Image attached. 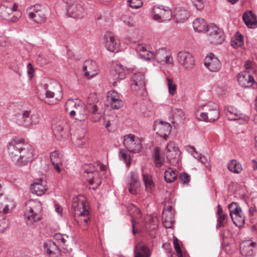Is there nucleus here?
<instances>
[{
    "mask_svg": "<svg viewBox=\"0 0 257 257\" xmlns=\"http://www.w3.org/2000/svg\"><path fill=\"white\" fill-rule=\"evenodd\" d=\"M8 149L12 161L17 166H26L34 160V148L24 141L10 145Z\"/></svg>",
    "mask_w": 257,
    "mask_h": 257,
    "instance_id": "obj_1",
    "label": "nucleus"
},
{
    "mask_svg": "<svg viewBox=\"0 0 257 257\" xmlns=\"http://www.w3.org/2000/svg\"><path fill=\"white\" fill-rule=\"evenodd\" d=\"M39 96L47 104H56L63 96L61 85L57 82L44 79L41 84Z\"/></svg>",
    "mask_w": 257,
    "mask_h": 257,
    "instance_id": "obj_2",
    "label": "nucleus"
},
{
    "mask_svg": "<svg viewBox=\"0 0 257 257\" xmlns=\"http://www.w3.org/2000/svg\"><path fill=\"white\" fill-rule=\"evenodd\" d=\"M72 207L75 211V220L78 227L82 230L87 229L90 215L85 197L83 195H79L73 198Z\"/></svg>",
    "mask_w": 257,
    "mask_h": 257,
    "instance_id": "obj_3",
    "label": "nucleus"
},
{
    "mask_svg": "<svg viewBox=\"0 0 257 257\" xmlns=\"http://www.w3.org/2000/svg\"><path fill=\"white\" fill-rule=\"evenodd\" d=\"M13 119L18 125L30 128L39 123L41 118L39 112L34 107H23L16 112Z\"/></svg>",
    "mask_w": 257,
    "mask_h": 257,
    "instance_id": "obj_4",
    "label": "nucleus"
},
{
    "mask_svg": "<svg viewBox=\"0 0 257 257\" xmlns=\"http://www.w3.org/2000/svg\"><path fill=\"white\" fill-rule=\"evenodd\" d=\"M43 216V207L40 201L30 200L26 203L24 219L28 226L35 228L37 222L40 221Z\"/></svg>",
    "mask_w": 257,
    "mask_h": 257,
    "instance_id": "obj_5",
    "label": "nucleus"
},
{
    "mask_svg": "<svg viewBox=\"0 0 257 257\" xmlns=\"http://www.w3.org/2000/svg\"><path fill=\"white\" fill-rule=\"evenodd\" d=\"M207 111L201 112L199 116H197V120L206 122H214L220 116V111L217 105L213 102L209 101L200 105L197 111Z\"/></svg>",
    "mask_w": 257,
    "mask_h": 257,
    "instance_id": "obj_6",
    "label": "nucleus"
},
{
    "mask_svg": "<svg viewBox=\"0 0 257 257\" xmlns=\"http://www.w3.org/2000/svg\"><path fill=\"white\" fill-rule=\"evenodd\" d=\"M97 101L96 95L95 94H91L88 97L86 104H84L82 101L78 99L75 100H69L67 103L72 105L76 112L77 110H79L81 108H86L88 111H91L92 114L97 115L96 117L93 118V120L97 121L101 117V114L98 112V107L96 104V102Z\"/></svg>",
    "mask_w": 257,
    "mask_h": 257,
    "instance_id": "obj_7",
    "label": "nucleus"
},
{
    "mask_svg": "<svg viewBox=\"0 0 257 257\" xmlns=\"http://www.w3.org/2000/svg\"><path fill=\"white\" fill-rule=\"evenodd\" d=\"M105 166L101 164H97L96 165L90 164L85 166V172L88 174V182L90 185H94L92 187L95 190L101 183V179L99 171L105 169Z\"/></svg>",
    "mask_w": 257,
    "mask_h": 257,
    "instance_id": "obj_8",
    "label": "nucleus"
},
{
    "mask_svg": "<svg viewBox=\"0 0 257 257\" xmlns=\"http://www.w3.org/2000/svg\"><path fill=\"white\" fill-rule=\"evenodd\" d=\"M153 19L159 23H166L172 18L171 9L163 6H155L151 11Z\"/></svg>",
    "mask_w": 257,
    "mask_h": 257,
    "instance_id": "obj_9",
    "label": "nucleus"
},
{
    "mask_svg": "<svg viewBox=\"0 0 257 257\" xmlns=\"http://www.w3.org/2000/svg\"><path fill=\"white\" fill-rule=\"evenodd\" d=\"M123 143L126 150L131 153H138L142 149V140L133 134L124 136Z\"/></svg>",
    "mask_w": 257,
    "mask_h": 257,
    "instance_id": "obj_10",
    "label": "nucleus"
},
{
    "mask_svg": "<svg viewBox=\"0 0 257 257\" xmlns=\"http://www.w3.org/2000/svg\"><path fill=\"white\" fill-rule=\"evenodd\" d=\"M53 132L58 140L62 141L67 138L70 134L69 123L64 120H60L52 124Z\"/></svg>",
    "mask_w": 257,
    "mask_h": 257,
    "instance_id": "obj_11",
    "label": "nucleus"
},
{
    "mask_svg": "<svg viewBox=\"0 0 257 257\" xmlns=\"http://www.w3.org/2000/svg\"><path fill=\"white\" fill-rule=\"evenodd\" d=\"M224 111L227 119L229 120L238 121L240 124L247 123L248 117L241 113L238 110L232 106H227L224 108Z\"/></svg>",
    "mask_w": 257,
    "mask_h": 257,
    "instance_id": "obj_12",
    "label": "nucleus"
},
{
    "mask_svg": "<svg viewBox=\"0 0 257 257\" xmlns=\"http://www.w3.org/2000/svg\"><path fill=\"white\" fill-rule=\"evenodd\" d=\"M67 12L69 17L76 19H83L87 15L83 6L76 1L67 4Z\"/></svg>",
    "mask_w": 257,
    "mask_h": 257,
    "instance_id": "obj_13",
    "label": "nucleus"
},
{
    "mask_svg": "<svg viewBox=\"0 0 257 257\" xmlns=\"http://www.w3.org/2000/svg\"><path fill=\"white\" fill-rule=\"evenodd\" d=\"M208 40L214 44H221L225 40L224 32L222 29L215 25H210L207 29Z\"/></svg>",
    "mask_w": 257,
    "mask_h": 257,
    "instance_id": "obj_14",
    "label": "nucleus"
},
{
    "mask_svg": "<svg viewBox=\"0 0 257 257\" xmlns=\"http://www.w3.org/2000/svg\"><path fill=\"white\" fill-rule=\"evenodd\" d=\"M12 10L11 6L8 4H2L0 5V17L10 23L17 22L21 17V13L11 16Z\"/></svg>",
    "mask_w": 257,
    "mask_h": 257,
    "instance_id": "obj_15",
    "label": "nucleus"
},
{
    "mask_svg": "<svg viewBox=\"0 0 257 257\" xmlns=\"http://www.w3.org/2000/svg\"><path fill=\"white\" fill-rule=\"evenodd\" d=\"M179 64L185 69L192 68L194 65V58L193 55L186 51H180L177 55Z\"/></svg>",
    "mask_w": 257,
    "mask_h": 257,
    "instance_id": "obj_16",
    "label": "nucleus"
},
{
    "mask_svg": "<svg viewBox=\"0 0 257 257\" xmlns=\"http://www.w3.org/2000/svg\"><path fill=\"white\" fill-rule=\"evenodd\" d=\"M105 47L111 52H117L119 50L120 41L110 33H107L104 37Z\"/></svg>",
    "mask_w": 257,
    "mask_h": 257,
    "instance_id": "obj_17",
    "label": "nucleus"
},
{
    "mask_svg": "<svg viewBox=\"0 0 257 257\" xmlns=\"http://www.w3.org/2000/svg\"><path fill=\"white\" fill-rule=\"evenodd\" d=\"M83 70L84 76L88 79H90L98 74V67L95 61L92 60H87L85 61Z\"/></svg>",
    "mask_w": 257,
    "mask_h": 257,
    "instance_id": "obj_18",
    "label": "nucleus"
},
{
    "mask_svg": "<svg viewBox=\"0 0 257 257\" xmlns=\"http://www.w3.org/2000/svg\"><path fill=\"white\" fill-rule=\"evenodd\" d=\"M171 128L170 124L167 122L160 120H156L155 122L154 130L157 131L158 135L165 140L167 139L168 136L170 134Z\"/></svg>",
    "mask_w": 257,
    "mask_h": 257,
    "instance_id": "obj_19",
    "label": "nucleus"
},
{
    "mask_svg": "<svg viewBox=\"0 0 257 257\" xmlns=\"http://www.w3.org/2000/svg\"><path fill=\"white\" fill-rule=\"evenodd\" d=\"M204 65L211 71L217 72L220 69L221 63L213 53L207 55L204 61Z\"/></svg>",
    "mask_w": 257,
    "mask_h": 257,
    "instance_id": "obj_20",
    "label": "nucleus"
},
{
    "mask_svg": "<svg viewBox=\"0 0 257 257\" xmlns=\"http://www.w3.org/2000/svg\"><path fill=\"white\" fill-rule=\"evenodd\" d=\"M140 187V182L138 174L135 171L131 172L130 176L127 178V187L128 192L132 195H136Z\"/></svg>",
    "mask_w": 257,
    "mask_h": 257,
    "instance_id": "obj_21",
    "label": "nucleus"
},
{
    "mask_svg": "<svg viewBox=\"0 0 257 257\" xmlns=\"http://www.w3.org/2000/svg\"><path fill=\"white\" fill-rule=\"evenodd\" d=\"M133 84H132V88L137 92V94H142L139 91H144L146 88L144 75L141 72L135 73L133 77Z\"/></svg>",
    "mask_w": 257,
    "mask_h": 257,
    "instance_id": "obj_22",
    "label": "nucleus"
},
{
    "mask_svg": "<svg viewBox=\"0 0 257 257\" xmlns=\"http://www.w3.org/2000/svg\"><path fill=\"white\" fill-rule=\"evenodd\" d=\"M107 99L111 107L113 109H119L123 105L121 96L115 91H108L107 94Z\"/></svg>",
    "mask_w": 257,
    "mask_h": 257,
    "instance_id": "obj_23",
    "label": "nucleus"
},
{
    "mask_svg": "<svg viewBox=\"0 0 257 257\" xmlns=\"http://www.w3.org/2000/svg\"><path fill=\"white\" fill-rule=\"evenodd\" d=\"M169 50L170 49L166 47H163L156 50L155 53L149 52L147 55H144L142 56L147 61L155 59L158 63H161L163 57H165Z\"/></svg>",
    "mask_w": 257,
    "mask_h": 257,
    "instance_id": "obj_24",
    "label": "nucleus"
},
{
    "mask_svg": "<svg viewBox=\"0 0 257 257\" xmlns=\"http://www.w3.org/2000/svg\"><path fill=\"white\" fill-rule=\"evenodd\" d=\"M41 7L39 5L35 6L34 11L28 13L29 19L37 23H44L46 20V17L43 11L40 9Z\"/></svg>",
    "mask_w": 257,
    "mask_h": 257,
    "instance_id": "obj_25",
    "label": "nucleus"
},
{
    "mask_svg": "<svg viewBox=\"0 0 257 257\" xmlns=\"http://www.w3.org/2000/svg\"><path fill=\"white\" fill-rule=\"evenodd\" d=\"M238 81L243 87H250L254 82L253 77L247 71H242L238 74Z\"/></svg>",
    "mask_w": 257,
    "mask_h": 257,
    "instance_id": "obj_26",
    "label": "nucleus"
},
{
    "mask_svg": "<svg viewBox=\"0 0 257 257\" xmlns=\"http://www.w3.org/2000/svg\"><path fill=\"white\" fill-rule=\"evenodd\" d=\"M45 252L50 257H60L61 252L56 244L51 240H47L44 244Z\"/></svg>",
    "mask_w": 257,
    "mask_h": 257,
    "instance_id": "obj_27",
    "label": "nucleus"
},
{
    "mask_svg": "<svg viewBox=\"0 0 257 257\" xmlns=\"http://www.w3.org/2000/svg\"><path fill=\"white\" fill-rule=\"evenodd\" d=\"M255 245L256 243L250 240L242 241L240 244L241 253L246 256H253Z\"/></svg>",
    "mask_w": 257,
    "mask_h": 257,
    "instance_id": "obj_28",
    "label": "nucleus"
},
{
    "mask_svg": "<svg viewBox=\"0 0 257 257\" xmlns=\"http://www.w3.org/2000/svg\"><path fill=\"white\" fill-rule=\"evenodd\" d=\"M16 204L13 199L0 196V213L7 214L10 212L15 207Z\"/></svg>",
    "mask_w": 257,
    "mask_h": 257,
    "instance_id": "obj_29",
    "label": "nucleus"
},
{
    "mask_svg": "<svg viewBox=\"0 0 257 257\" xmlns=\"http://www.w3.org/2000/svg\"><path fill=\"white\" fill-rule=\"evenodd\" d=\"M217 215V224L216 227L217 228L224 227L227 222L228 216L225 213L220 204L217 205V210L216 211Z\"/></svg>",
    "mask_w": 257,
    "mask_h": 257,
    "instance_id": "obj_30",
    "label": "nucleus"
},
{
    "mask_svg": "<svg viewBox=\"0 0 257 257\" xmlns=\"http://www.w3.org/2000/svg\"><path fill=\"white\" fill-rule=\"evenodd\" d=\"M111 74L113 79L116 81L124 79L125 73L122 65L120 64H115L111 71Z\"/></svg>",
    "mask_w": 257,
    "mask_h": 257,
    "instance_id": "obj_31",
    "label": "nucleus"
},
{
    "mask_svg": "<svg viewBox=\"0 0 257 257\" xmlns=\"http://www.w3.org/2000/svg\"><path fill=\"white\" fill-rule=\"evenodd\" d=\"M142 176L146 191L147 193H151L155 188V184L152 179V176L150 174L144 172L142 169Z\"/></svg>",
    "mask_w": 257,
    "mask_h": 257,
    "instance_id": "obj_32",
    "label": "nucleus"
},
{
    "mask_svg": "<svg viewBox=\"0 0 257 257\" xmlns=\"http://www.w3.org/2000/svg\"><path fill=\"white\" fill-rule=\"evenodd\" d=\"M135 257H151V250L147 246L139 243L135 246Z\"/></svg>",
    "mask_w": 257,
    "mask_h": 257,
    "instance_id": "obj_33",
    "label": "nucleus"
},
{
    "mask_svg": "<svg viewBox=\"0 0 257 257\" xmlns=\"http://www.w3.org/2000/svg\"><path fill=\"white\" fill-rule=\"evenodd\" d=\"M88 138L86 136V131L82 130L80 132L77 133V135L73 139L74 144L79 147L82 148L87 143Z\"/></svg>",
    "mask_w": 257,
    "mask_h": 257,
    "instance_id": "obj_34",
    "label": "nucleus"
},
{
    "mask_svg": "<svg viewBox=\"0 0 257 257\" xmlns=\"http://www.w3.org/2000/svg\"><path fill=\"white\" fill-rule=\"evenodd\" d=\"M31 190L32 193L38 196H41L45 193L47 188L44 183L41 180L31 185Z\"/></svg>",
    "mask_w": 257,
    "mask_h": 257,
    "instance_id": "obj_35",
    "label": "nucleus"
},
{
    "mask_svg": "<svg viewBox=\"0 0 257 257\" xmlns=\"http://www.w3.org/2000/svg\"><path fill=\"white\" fill-rule=\"evenodd\" d=\"M162 223L166 228H170L174 223V214L169 211H163Z\"/></svg>",
    "mask_w": 257,
    "mask_h": 257,
    "instance_id": "obj_36",
    "label": "nucleus"
},
{
    "mask_svg": "<svg viewBox=\"0 0 257 257\" xmlns=\"http://www.w3.org/2000/svg\"><path fill=\"white\" fill-rule=\"evenodd\" d=\"M193 26L194 30L198 32H206L208 28L205 20L200 18L196 19L194 21Z\"/></svg>",
    "mask_w": 257,
    "mask_h": 257,
    "instance_id": "obj_37",
    "label": "nucleus"
},
{
    "mask_svg": "<svg viewBox=\"0 0 257 257\" xmlns=\"http://www.w3.org/2000/svg\"><path fill=\"white\" fill-rule=\"evenodd\" d=\"M242 19L246 25L250 28L256 24L254 16L250 11L245 12L242 15Z\"/></svg>",
    "mask_w": 257,
    "mask_h": 257,
    "instance_id": "obj_38",
    "label": "nucleus"
},
{
    "mask_svg": "<svg viewBox=\"0 0 257 257\" xmlns=\"http://www.w3.org/2000/svg\"><path fill=\"white\" fill-rule=\"evenodd\" d=\"M177 175L176 169L169 168L164 172V179L167 183H171L177 178Z\"/></svg>",
    "mask_w": 257,
    "mask_h": 257,
    "instance_id": "obj_39",
    "label": "nucleus"
},
{
    "mask_svg": "<svg viewBox=\"0 0 257 257\" xmlns=\"http://www.w3.org/2000/svg\"><path fill=\"white\" fill-rule=\"evenodd\" d=\"M180 151L179 148L172 151L167 152V158L172 164L177 163L180 158Z\"/></svg>",
    "mask_w": 257,
    "mask_h": 257,
    "instance_id": "obj_40",
    "label": "nucleus"
},
{
    "mask_svg": "<svg viewBox=\"0 0 257 257\" xmlns=\"http://www.w3.org/2000/svg\"><path fill=\"white\" fill-rule=\"evenodd\" d=\"M227 167L231 172L238 174L242 170L241 164L236 160H231L227 164Z\"/></svg>",
    "mask_w": 257,
    "mask_h": 257,
    "instance_id": "obj_41",
    "label": "nucleus"
},
{
    "mask_svg": "<svg viewBox=\"0 0 257 257\" xmlns=\"http://www.w3.org/2000/svg\"><path fill=\"white\" fill-rule=\"evenodd\" d=\"M231 218L233 223L239 227L243 226L245 223V217L242 211H241V213H236Z\"/></svg>",
    "mask_w": 257,
    "mask_h": 257,
    "instance_id": "obj_42",
    "label": "nucleus"
},
{
    "mask_svg": "<svg viewBox=\"0 0 257 257\" xmlns=\"http://www.w3.org/2000/svg\"><path fill=\"white\" fill-rule=\"evenodd\" d=\"M129 209L134 211V214L132 218V223L133 227V233L135 235L136 233V231L135 229V221L134 217L139 218L141 217V210L135 205L131 204L128 207Z\"/></svg>",
    "mask_w": 257,
    "mask_h": 257,
    "instance_id": "obj_43",
    "label": "nucleus"
},
{
    "mask_svg": "<svg viewBox=\"0 0 257 257\" xmlns=\"http://www.w3.org/2000/svg\"><path fill=\"white\" fill-rule=\"evenodd\" d=\"M154 163L157 167H160L163 163L164 159L160 156V149L158 147L154 149L153 155Z\"/></svg>",
    "mask_w": 257,
    "mask_h": 257,
    "instance_id": "obj_44",
    "label": "nucleus"
},
{
    "mask_svg": "<svg viewBox=\"0 0 257 257\" xmlns=\"http://www.w3.org/2000/svg\"><path fill=\"white\" fill-rule=\"evenodd\" d=\"M175 17L177 21L182 22L188 18L189 13L186 10L180 8L176 10Z\"/></svg>",
    "mask_w": 257,
    "mask_h": 257,
    "instance_id": "obj_45",
    "label": "nucleus"
},
{
    "mask_svg": "<svg viewBox=\"0 0 257 257\" xmlns=\"http://www.w3.org/2000/svg\"><path fill=\"white\" fill-rule=\"evenodd\" d=\"M167 84L168 87V92L170 95L174 96L177 90V85L173 79L170 77H167Z\"/></svg>",
    "mask_w": 257,
    "mask_h": 257,
    "instance_id": "obj_46",
    "label": "nucleus"
},
{
    "mask_svg": "<svg viewBox=\"0 0 257 257\" xmlns=\"http://www.w3.org/2000/svg\"><path fill=\"white\" fill-rule=\"evenodd\" d=\"M88 112L92 113L91 111H88L86 108L77 110V113H78V117L76 118V119L80 121H85L88 117Z\"/></svg>",
    "mask_w": 257,
    "mask_h": 257,
    "instance_id": "obj_47",
    "label": "nucleus"
},
{
    "mask_svg": "<svg viewBox=\"0 0 257 257\" xmlns=\"http://www.w3.org/2000/svg\"><path fill=\"white\" fill-rule=\"evenodd\" d=\"M136 51L138 53L139 56L143 59L146 60V59L142 56L144 55H147L149 52H152L149 50V47H147L143 45H139L136 48Z\"/></svg>",
    "mask_w": 257,
    "mask_h": 257,
    "instance_id": "obj_48",
    "label": "nucleus"
},
{
    "mask_svg": "<svg viewBox=\"0 0 257 257\" xmlns=\"http://www.w3.org/2000/svg\"><path fill=\"white\" fill-rule=\"evenodd\" d=\"M50 159L52 164L63 162L62 155L58 151H55L51 153L50 155Z\"/></svg>",
    "mask_w": 257,
    "mask_h": 257,
    "instance_id": "obj_49",
    "label": "nucleus"
},
{
    "mask_svg": "<svg viewBox=\"0 0 257 257\" xmlns=\"http://www.w3.org/2000/svg\"><path fill=\"white\" fill-rule=\"evenodd\" d=\"M228 209L230 213V216L232 217L234 214L241 213V208L238 204L235 202H232L228 205Z\"/></svg>",
    "mask_w": 257,
    "mask_h": 257,
    "instance_id": "obj_50",
    "label": "nucleus"
},
{
    "mask_svg": "<svg viewBox=\"0 0 257 257\" xmlns=\"http://www.w3.org/2000/svg\"><path fill=\"white\" fill-rule=\"evenodd\" d=\"M9 226V220L4 215L0 214V233H3Z\"/></svg>",
    "mask_w": 257,
    "mask_h": 257,
    "instance_id": "obj_51",
    "label": "nucleus"
},
{
    "mask_svg": "<svg viewBox=\"0 0 257 257\" xmlns=\"http://www.w3.org/2000/svg\"><path fill=\"white\" fill-rule=\"evenodd\" d=\"M119 155L121 160L126 163V166L128 167L131 164V157L125 150H121L119 151Z\"/></svg>",
    "mask_w": 257,
    "mask_h": 257,
    "instance_id": "obj_52",
    "label": "nucleus"
},
{
    "mask_svg": "<svg viewBox=\"0 0 257 257\" xmlns=\"http://www.w3.org/2000/svg\"><path fill=\"white\" fill-rule=\"evenodd\" d=\"M243 45V36L239 34L231 41V45L234 48H238Z\"/></svg>",
    "mask_w": 257,
    "mask_h": 257,
    "instance_id": "obj_53",
    "label": "nucleus"
},
{
    "mask_svg": "<svg viewBox=\"0 0 257 257\" xmlns=\"http://www.w3.org/2000/svg\"><path fill=\"white\" fill-rule=\"evenodd\" d=\"M161 63H164L168 65H172L174 63V60L172 57V53L170 50L166 54L165 57H163V60Z\"/></svg>",
    "mask_w": 257,
    "mask_h": 257,
    "instance_id": "obj_54",
    "label": "nucleus"
},
{
    "mask_svg": "<svg viewBox=\"0 0 257 257\" xmlns=\"http://www.w3.org/2000/svg\"><path fill=\"white\" fill-rule=\"evenodd\" d=\"M128 6L133 9H138L143 6L142 0H128Z\"/></svg>",
    "mask_w": 257,
    "mask_h": 257,
    "instance_id": "obj_55",
    "label": "nucleus"
},
{
    "mask_svg": "<svg viewBox=\"0 0 257 257\" xmlns=\"http://www.w3.org/2000/svg\"><path fill=\"white\" fill-rule=\"evenodd\" d=\"M179 178L181 182L184 185H188L190 181V177L186 173H180Z\"/></svg>",
    "mask_w": 257,
    "mask_h": 257,
    "instance_id": "obj_56",
    "label": "nucleus"
},
{
    "mask_svg": "<svg viewBox=\"0 0 257 257\" xmlns=\"http://www.w3.org/2000/svg\"><path fill=\"white\" fill-rule=\"evenodd\" d=\"M173 243H174V248L176 251L177 256L178 257H182L183 254H182V250H181V249L180 247L179 244V240L177 238H175L174 239Z\"/></svg>",
    "mask_w": 257,
    "mask_h": 257,
    "instance_id": "obj_57",
    "label": "nucleus"
},
{
    "mask_svg": "<svg viewBox=\"0 0 257 257\" xmlns=\"http://www.w3.org/2000/svg\"><path fill=\"white\" fill-rule=\"evenodd\" d=\"M55 238L58 241L62 243L63 245H66V243L67 242V239L68 238V236L63 235L61 234H56Z\"/></svg>",
    "mask_w": 257,
    "mask_h": 257,
    "instance_id": "obj_58",
    "label": "nucleus"
},
{
    "mask_svg": "<svg viewBox=\"0 0 257 257\" xmlns=\"http://www.w3.org/2000/svg\"><path fill=\"white\" fill-rule=\"evenodd\" d=\"M194 6L198 10H200L203 7L204 0H191Z\"/></svg>",
    "mask_w": 257,
    "mask_h": 257,
    "instance_id": "obj_59",
    "label": "nucleus"
},
{
    "mask_svg": "<svg viewBox=\"0 0 257 257\" xmlns=\"http://www.w3.org/2000/svg\"><path fill=\"white\" fill-rule=\"evenodd\" d=\"M178 148H179L178 147L174 142H170L168 143L166 147L167 152L172 151Z\"/></svg>",
    "mask_w": 257,
    "mask_h": 257,
    "instance_id": "obj_60",
    "label": "nucleus"
},
{
    "mask_svg": "<svg viewBox=\"0 0 257 257\" xmlns=\"http://www.w3.org/2000/svg\"><path fill=\"white\" fill-rule=\"evenodd\" d=\"M121 21L123 23V24L129 27L133 26V24L130 21V18L127 17H122L120 18Z\"/></svg>",
    "mask_w": 257,
    "mask_h": 257,
    "instance_id": "obj_61",
    "label": "nucleus"
},
{
    "mask_svg": "<svg viewBox=\"0 0 257 257\" xmlns=\"http://www.w3.org/2000/svg\"><path fill=\"white\" fill-rule=\"evenodd\" d=\"M54 166V167L56 171L59 173H60L62 170V165H63V162L59 163H56L55 164H52Z\"/></svg>",
    "mask_w": 257,
    "mask_h": 257,
    "instance_id": "obj_62",
    "label": "nucleus"
},
{
    "mask_svg": "<svg viewBox=\"0 0 257 257\" xmlns=\"http://www.w3.org/2000/svg\"><path fill=\"white\" fill-rule=\"evenodd\" d=\"M28 73L32 77L33 76L34 74V70L32 65L29 63L27 65Z\"/></svg>",
    "mask_w": 257,
    "mask_h": 257,
    "instance_id": "obj_63",
    "label": "nucleus"
},
{
    "mask_svg": "<svg viewBox=\"0 0 257 257\" xmlns=\"http://www.w3.org/2000/svg\"><path fill=\"white\" fill-rule=\"evenodd\" d=\"M186 150L189 153H190L192 155L196 151L195 148L193 146H190V145L186 146Z\"/></svg>",
    "mask_w": 257,
    "mask_h": 257,
    "instance_id": "obj_64",
    "label": "nucleus"
}]
</instances>
